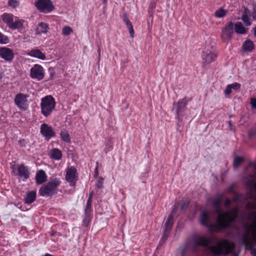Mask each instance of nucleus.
Here are the masks:
<instances>
[{"instance_id":"nucleus-1","label":"nucleus","mask_w":256,"mask_h":256,"mask_svg":"<svg viewBox=\"0 0 256 256\" xmlns=\"http://www.w3.org/2000/svg\"><path fill=\"white\" fill-rule=\"evenodd\" d=\"M221 199V197H218L215 198L212 202L214 213L218 215L216 222H212L210 212L203 211L200 214V224L208 227L210 232H218L228 228L237 218L238 208H234L232 211L224 212L222 210L220 206Z\"/></svg>"},{"instance_id":"nucleus-2","label":"nucleus","mask_w":256,"mask_h":256,"mask_svg":"<svg viewBox=\"0 0 256 256\" xmlns=\"http://www.w3.org/2000/svg\"><path fill=\"white\" fill-rule=\"evenodd\" d=\"M248 224L244 225L246 233L244 240L249 241L252 238L256 240V212H250L248 214Z\"/></svg>"},{"instance_id":"nucleus-3","label":"nucleus","mask_w":256,"mask_h":256,"mask_svg":"<svg viewBox=\"0 0 256 256\" xmlns=\"http://www.w3.org/2000/svg\"><path fill=\"white\" fill-rule=\"evenodd\" d=\"M60 180L58 178L50 180L40 188L38 193L42 196H49L57 192L58 187L60 184Z\"/></svg>"},{"instance_id":"nucleus-4","label":"nucleus","mask_w":256,"mask_h":256,"mask_svg":"<svg viewBox=\"0 0 256 256\" xmlns=\"http://www.w3.org/2000/svg\"><path fill=\"white\" fill-rule=\"evenodd\" d=\"M40 106L42 114L45 116H48L56 106L54 98L51 96H46L41 100Z\"/></svg>"},{"instance_id":"nucleus-5","label":"nucleus","mask_w":256,"mask_h":256,"mask_svg":"<svg viewBox=\"0 0 256 256\" xmlns=\"http://www.w3.org/2000/svg\"><path fill=\"white\" fill-rule=\"evenodd\" d=\"M211 252L215 254H228L232 252V248L226 241L222 240L216 246H210Z\"/></svg>"},{"instance_id":"nucleus-6","label":"nucleus","mask_w":256,"mask_h":256,"mask_svg":"<svg viewBox=\"0 0 256 256\" xmlns=\"http://www.w3.org/2000/svg\"><path fill=\"white\" fill-rule=\"evenodd\" d=\"M34 5L40 12L45 14L52 12L54 8L50 0H37Z\"/></svg>"},{"instance_id":"nucleus-7","label":"nucleus","mask_w":256,"mask_h":256,"mask_svg":"<svg viewBox=\"0 0 256 256\" xmlns=\"http://www.w3.org/2000/svg\"><path fill=\"white\" fill-rule=\"evenodd\" d=\"M12 173L23 181H25L29 178L30 174L28 167L24 164H20L16 168H13Z\"/></svg>"},{"instance_id":"nucleus-8","label":"nucleus","mask_w":256,"mask_h":256,"mask_svg":"<svg viewBox=\"0 0 256 256\" xmlns=\"http://www.w3.org/2000/svg\"><path fill=\"white\" fill-rule=\"evenodd\" d=\"M203 62L208 64L214 62L217 57V54L212 46H208L202 55Z\"/></svg>"},{"instance_id":"nucleus-9","label":"nucleus","mask_w":256,"mask_h":256,"mask_svg":"<svg viewBox=\"0 0 256 256\" xmlns=\"http://www.w3.org/2000/svg\"><path fill=\"white\" fill-rule=\"evenodd\" d=\"M28 95L22 93H18L16 96L14 103L20 110H26L28 108Z\"/></svg>"},{"instance_id":"nucleus-10","label":"nucleus","mask_w":256,"mask_h":256,"mask_svg":"<svg viewBox=\"0 0 256 256\" xmlns=\"http://www.w3.org/2000/svg\"><path fill=\"white\" fill-rule=\"evenodd\" d=\"M78 178L76 169L72 166L68 167L66 171V180L69 183L70 186H75Z\"/></svg>"},{"instance_id":"nucleus-11","label":"nucleus","mask_w":256,"mask_h":256,"mask_svg":"<svg viewBox=\"0 0 256 256\" xmlns=\"http://www.w3.org/2000/svg\"><path fill=\"white\" fill-rule=\"evenodd\" d=\"M187 100L186 98L179 100L178 102L173 104V110H176L177 117L180 119L184 114V112L186 108Z\"/></svg>"},{"instance_id":"nucleus-12","label":"nucleus","mask_w":256,"mask_h":256,"mask_svg":"<svg viewBox=\"0 0 256 256\" xmlns=\"http://www.w3.org/2000/svg\"><path fill=\"white\" fill-rule=\"evenodd\" d=\"M44 68L40 64H35L30 68V76L32 78L40 80L44 78Z\"/></svg>"},{"instance_id":"nucleus-13","label":"nucleus","mask_w":256,"mask_h":256,"mask_svg":"<svg viewBox=\"0 0 256 256\" xmlns=\"http://www.w3.org/2000/svg\"><path fill=\"white\" fill-rule=\"evenodd\" d=\"M40 132L45 140H47L56 136V132L52 128L46 123L40 125Z\"/></svg>"},{"instance_id":"nucleus-14","label":"nucleus","mask_w":256,"mask_h":256,"mask_svg":"<svg viewBox=\"0 0 256 256\" xmlns=\"http://www.w3.org/2000/svg\"><path fill=\"white\" fill-rule=\"evenodd\" d=\"M234 33V24L229 22L228 24L222 29L221 37L224 41L228 40L232 37Z\"/></svg>"},{"instance_id":"nucleus-15","label":"nucleus","mask_w":256,"mask_h":256,"mask_svg":"<svg viewBox=\"0 0 256 256\" xmlns=\"http://www.w3.org/2000/svg\"><path fill=\"white\" fill-rule=\"evenodd\" d=\"M14 56V52L10 48L7 47L0 48V56L6 61L12 62Z\"/></svg>"},{"instance_id":"nucleus-16","label":"nucleus","mask_w":256,"mask_h":256,"mask_svg":"<svg viewBox=\"0 0 256 256\" xmlns=\"http://www.w3.org/2000/svg\"><path fill=\"white\" fill-rule=\"evenodd\" d=\"M212 238L204 236H197L194 240V244L196 246H207L210 243Z\"/></svg>"},{"instance_id":"nucleus-17","label":"nucleus","mask_w":256,"mask_h":256,"mask_svg":"<svg viewBox=\"0 0 256 256\" xmlns=\"http://www.w3.org/2000/svg\"><path fill=\"white\" fill-rule=\"evenodd\" d=\"M26 54L31 57L37 58L41 60H46L45 54L38 49H32L28 52Z\"/></svg>"},{"instance_id":"nucleus-18","label":"nucleus","mask_w":256,"mask_h":256,"mask_svg":"<svg viewBox=\"0 0 256 256\" xmlns=\"http://www.w3.org/2000/svg\"><path fill=\"white\" fill-rule=\"evenodd\" d=\"M241 19L246 26H250L252 22L250 11L248 9H244L242 14Z\"/></svg>"},{"instance_id":"nucleus-19","label":"nucleus","mask_w":256,"mask_h":256,"mask_svg":"<svg viewBox=\"0 0 256 256\" xmlns=\"http://www.w3.org/2000/svg\"><path fill=\"white\" fill-rule=\"evenodd\" d=\"M47 176L45 172L43 170H38L36 176V181L37 184H40L46 182Z\"/></svg>"},{"instance_id":"nucleus-20","label":"nucleus","mask_w":256,"mask_h":256,"mask_svg":"<svg viewBox=\"0 0 256 256\" xmlns=\"http://www.w3.org/2000/svg\"><path fill=\"white\" fill-rule=\"evenodd\" d=\"M48 156L52 159L59 160L62 158V152L59 149L54 148L50 151Z\"/></svg>"},{"instance_id":"nucleus-21","label":"nucleus","mask_w":256,"mask_h":256,"mask_svg":"<svg viewBox=\"0 0 256 256\" xmlns=\"http://www.w3.org/2000/svg\"><path fill=\"white\" fill-rule=\"evenodd\" d=\"M176 205L174 206V208H173L168 218V220L165 224V231H168L172 228L174 223V215L173 214L175 212L176 209Z\"/></svg>"},{"instance_id":"nucleus-22","label":"nucleus","mask_w":256,"mask_h":256,"mask_svg":"<svg viewBox=\"0 0 256 256\" xmlns=\"http://www.w3.org/2000/svg\"><path fill=\"white\" fill-rule=\"evenodd\" d=\"M24 20L16 18L14 20H13L10 28L12 30L22 29L24 28Z\"/></svg>"},{"instance_id":"nucleus-23","label":"nucleus","mask_w":256,"mask_h":256,"mask_svg":"<svg viewBox=\"0 0 256 256\" xmlns=\"http://www.w3.org/2000/svg\"><path fill=\"white\" fill-rule=\"evenodd\" d=\"M36 199V192L32 190L28 192L24 198V202L28 204H30L35 201Z\"/></svg>"},{"instance_id":"nucleus-24","label":"nucleus","mask_w":256,"mask_h":256,"mask_svg":"<svg viewBox=\"0 0 256 256\" xmlns=\"http://www.w3.org/2000/svg\"><path fill=\"white\" fill-rule=\"evenodd\" d=\"M234 31L236 33L240 34H246L248 28H246L241 22H237L234 24Z\"/></svg>"},{"instance_id":"nucleus-25","label":"nucleus","mask_w":256,"mask_h":256,"mask_svg":"<svg viewBox=\"0 0 256 256\" xmlns=\"http://www.w3.org/2000/svg\"><path fill=\"white\" fill-rule=\"evenodd\" d=\"M2 21L10 28L14 20V15L10 14L4 13L2 16Z\"/></svg>"},{"instance_id":"nucleus-26","label":"nucleus","mask_w":256,"mask_h":256,"mask_svg":"<svg viewBox=\"0 0 256 256\" xmlns=\"http://www.w3.org/2000/svg\"><path fill=\"white\" fill-rule=\"evenodd\" d=\"M244 52H251L254 48V44L252 40H246L242 46Z\"/></svg>"},{"instance_id":"nucleus-27","label":"nucleus","mask_w":256,"mask_h":256,"mask_svg":"<svg viewBox=\"0 0 256 256\" xmlns=\"http://www.w3.org/2000/svg\"><path fill=\"white\" fill-rule=\"evenodd\" d=\"M48 30V24L44 22H40L38 24L36 29V34H46Z\"/></svg>"},{"instance_id":"nucleus-28","label":"nucleus","mask_w":256,"mask_h":256,"mask_svg":"<svg viewBox=\"0 0 256 256\" xmlns=\"http://www.w3.org/2000/svg\"><path fill=\"white\" fill-rule=\"evenodd\" d=\"M256 133V131H254V130H250L248 132V136L249 137H252V136H253L254 135V134ZM252 168L253 170H254V172L256 171V164H253L252 162H250V164H249V166H248V168ZM252 184H253V186H254V190H256V196H255V197H254V200L255 202H256V182H252Z\"/></svg>"},{"instance_id":"nucleus-29","label":"nucleus","mask_w":256,"mask_h":256,"mask_svg":"<svg viewBox=\"0 0 256 256\" xmlns=\"http://www.w3.org/2000/svg\"><path fill=\"white\" fill-rule=\"evenodd\" d=\"M60 136L62 140L66 142H70V134L68 132L65 130H62L60 132Z\"/></svg>"},{"instance_id":"nucleus-30","label":"nucleus","mask_w":256,"mask_h":256,"mask_svg":"<svg viewBox=\"0 0 256 256\" xmlns=\"http://www.w3.org/2000/svg\"><path fill=\"white\" fill-rule=\"evenodd\" d=\"M227 10L223 8H220L214 12V16L217 18H222L226 16Z\"/></svg>"},{"instance_id":"nucleus-31","label":"nucleus","mask_w":256,"mask_h":256,"mask_svg":"<svg viewBox=\"0 0 256 256\" xmlns=\"http://www.w3.org/2000/svg\"><path fill=\"white\" fill-rule=\"evenodd\" d=\"M72 32V28L69 26H65L62 29V34L64 36H68Z\"/></svg>"},{"instance_id":"nucleus-32","label":"nucleus","mask_w":256,"mask_h":256,"mask_svg":"<svg viewBox=\"0 0 256 256\" xmlns=\"http://www.w3.org/2000/svg\"><path fill=\"white\" fill-rule=\"evenodd\" d=\"M244 160V158L240 156H236L234 160L233 166L234 168H237L238 166L240 164H241Z\"/></svg>"},{"instance_id":"nucleus-33","label":"nucleus","mask_w":256,"mask_h":256,"mask_svg":"<svg viewBox=\"0 0 256 256\" xmlns=\"http://www.w3.org/2000/svg\"><path fill=\"white\" fill-rule=\"evenodd\" d=\"M123 20L126 23V24L128 29L132 27V22L128 20V18L127 17L126 14H124L123 16Z\"/></svg>"},{"instance_id":"nucleus-34","label":"nucleus","mask_w":256,"mask_h":256,"mask_svg":"<svg viewBox=\"0 0 256 256\" xmlns=\"http://www.w3.org/2000/svg\"><path fill=\"white\" fill-rule=\"evenodd\" d=\"M8 42V37L2 32H0V44H6Z\"/></svg>"},{"instance_id":"nucleus-35","label":"nucleus","mask_w":256,"mask_h":256,"mask_svg":"<svg viewBox=\"0 0 256 256\" xmlns=\"http://www.w3.org/2000/svg\"><path fill=\"white\" fill-rule=\"evenodd\" d=\"M8 4L12 8H16L19 5L18 1L16 0H9L8 2Z\"/></svg>"},{"instance_id":"nucleus-36","label":"nucleus","mask_w":256,"mask_h":256,"mask_svg":"<svg viewBox=\"0 0 256 256\" xmlns=\"http://www.w3.org/2000/svg\"><path fill=\"white\" fill-rule=\"evenodd\" d=\"M104 178L102 177L99 178L96 184V186L98 188H102L103 186Z\"/></svg>"},{"instance_id":"nucleus-37","label":"nucleus","mask_w":256,"mask_h":256,"mask_svg":"<svg viewBox=\"0 0 256 256\" xmlns=\"http://www.w3.org/2000/svg\"><path fill=\"white\" fill-rule=\"evenodd\" d=\"M92 201L90 200V198H88L86 202V206L85 209L86 212H88L90 210L91 206H92Z\"/></svg>"},{"instance_id":"nucleus-38","label":"nucleus","mask_w":256,"mask_h":256,"mask_svg":"<svg viewBox=\"0 0 256 256\" xmlns=\"http://www.w3.org/2000/svg\"><path fill=\"white\" fill-rule=\"evenodd\" d=\"M232 89H234V90H238L240 88V84L238 82H234L233 84H230Z\"/></svg>"},{"instance_id":"nucleus-39","label":"nucleus","mask_w":256,"mask_h":256,"mask_svg":"<svg viewBox=\"0 0 256 256\" xmlns=\"http://www.w3.org/2000/svg\"><path fill=\"white\" fill-rule=\"evenodd\" d=\"M158 0H151V2L150 4V8L154 9L156 8Z\"/></svg>"},{"instance_id":"nucleus-40","label":"nucleus","mask_w":256,"mask_h":256,"mask_svg":"<svg viewBox=\"0 0 256 256\" xmlns=\"http://www.w3.org/2000/svg\"><path fill=\"white\" fill-rule=\"evenodd\" d=\"M232 92V88L230 84H228L226 88L224 93L226 94H230Z\"/></svg>"},{"instance_id":"nucleus-41","label":"nucleus","mask_w":256,"mask_h":256,"mask_svg":"<svg viewBox=\"0 0 256 256\" xmlns=\"http://www.w3.org/2000/svg\"><path fill=\"white\" fill-rule=\"evenodd\" d=\"M250 104L252 108H256V98H252L250 99Z\"/></svg>"},{"instance_id":"nucleus-42","label":"nucleus","mask_w":256,"mask_h":256,"mask_svg":"<svg viewBox=\"0 0 256 256\" xmlns=\"http://www.w3.org/2000/svg\"><path fill=\"white\" fill-rule=\"evenodd\" d=\"M128 31L131 37L134 38V32L133 27L128 28Z\"/></svg>"},{"instance_id":"nucleus-43","label":"nucleus","mask_w":256,"mask_h":256,"mask_svg":"<svg viewBox=\"0 0 256 256\" xmlns=\"http://www.w3.org/2000/svg\"><path fill=\"white\" fill-rule=\"evenodd\" d=\"M230 200L228 199V198H226L224 202V206L226 208H228L230 206Z\"/></svg>"},{"instance_id":"nucleus-44","label":"nucleus","mask_w":256,"mask_h":256,"mask_svg":"<svg viewBox=\"0 0 256 256\" xmlns=\"http://www.w3.org/2000/svg\"><path fill=\"white\" fill-rule=\"evenodd\" d=\"M95 175L96 176H98V166H96L94 169Z\"/></svg>"},{"instance_id":"nucleus-45","label":"nucleus","mask_w":256,"mask_h":256,"mask_svg":"<svg viewBox=\"0 0 256 256\" xmlns=\"http://www.w3.org/2000/svg\"><path fill=\"white\" fill-rule=\"evenodd\" d=\"M92 192L90 194V196L88 197V198H90V200H92Z\"/></svg>"},{"instance_id":"nucleus-46","label":"nucleus","mask_w":256,"mask_h":256,"mask_svg":"<svg viewBox=\"0 0 256 256\" xmlns=\"http://www.w3.org/2000/svg\"><path fill=\"white\" fill-rule=\"evenodd\" d=\"M253 254H254V255L256 256V248L254 250H253Z\"/></svg>"},{"instance_id":"nucleus-47","label":"nucleus","mask_w":256,"mask_h":256,"mask_svg":"<svg viewBox=\"0 0 256 256\" xmlns=\"http://www.w3.org/2000/svg\"><path fill=\"white\" fill-rule=\"evenodd\" d=\"M254 35L256 36V26L254 28Z\"/></svg>"},{"instance_id":"nucleus-48","label":"nucleus","mask_w":256,"mask_h":256,"mask_svg":"<svg viewBox=\"0 0 256 256\" xmlns=\"http://www.w3.org/2000/svg\"><path fill=\"white\" fill-rule=\"evenodd\" d=\"M103 2H104V4L106 3V0H103Z\"/></svg>"},{"instance_id":"nucleus-49","label":"nucleus","mask_w":256,"mask_h":256,"mask_svg":"<svg viewBox=\"0 0 256 256\" xmlns=\"http://www.w3.org/2000/svg\"><path fill=\"white\" fill-rule=\"evenodd\" d=\"M229 124H230V126H231L232 125V122L230 121L229 122Z\"/></svg>"},{"instance_id":"nucleus-50","label":"nucleus","mask_w":256,"mask_h":256,"mask_svg":"<svg viewBox=\"0 0 256 256\" xmlns=\"http://www.w3.org/2000/svg\"><path fill=\"white\" fill-rule=\"evenodd\" d=\"M234 256H238L236 254H234Z\"/></svg>"}]
</instances>
